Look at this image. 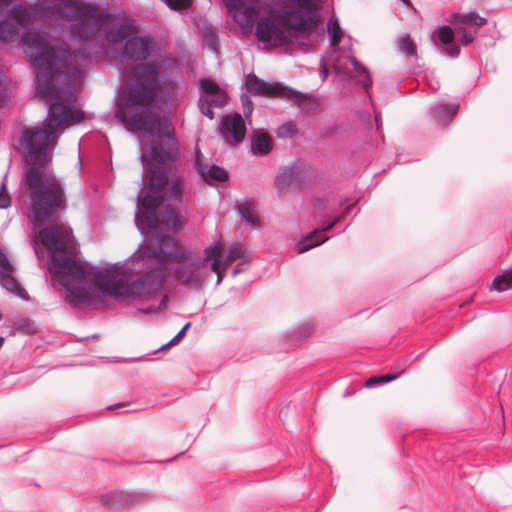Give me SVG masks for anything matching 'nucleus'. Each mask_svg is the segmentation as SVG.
<instances>
[{
    "instance_id": "obj_1",
    "label": "nucleus",
    "mask_w": 512,
    "mask_h": 512,
    "mask_svg": "<svg viewBox=\"0 0 512 512\" xmlns=\"http://www.w3.org/2000/svg\"><path fill=\"white\" fill-rule=\"evenodd\" d=\"M24 53L35 74L36 96L49 104L43 128L23 131L20 145L28 162L23 183L28 192H63L64 185L48 167L56 145L55 126H70L83 121L84 114L73 105L88 56L72 52L49 33L28 29L21 36Z\"/></svg>"
},
{
    "instance_id": "obj_2",
    "label": "nucleus",
    "mask_w": 512,
    "mask_h": 512,
    "mask_svg": "<svg viewBox=\"0 0 512 512\" xmlns=\"http://www.w3.org/2000/svg\"><path fill=\"white\" fill-rule=\"evenodd\" d=\"M153 196H168L179 199L182 194H136V209L134 215L135 225L143 236L138 249L124 262L108 264V267L98 268L90 262L84 261L91 271L97 274L94 277L90 272L79 280V292L71 293L70 302L73 304L95 303L102 296L114 300L133 298L144 300L156 295L169 278L171 269H166L157 263L156 255L146 254L152 249L156 237L154 228L157 227L155 204Z\"/></svg>"
},
{
    "instance_id": "obj_3",
    "label": "nucleus",
    "mask_w": 512,
    "mask_h": 512,
    "mask_svg": "<svg viewBox=\"0 0 512 512\" xmlns=\"http://www.w3.org/2000/svg\"><path fill=\"white\" fill-rule=\"evenodd\" d=\"M156 74L157 67L152 64L133 69L131 75L137 82L124 91L122 107L115 116L132 131L140 132L144 139L151 138L142 144L144 183L153 192H164L167 186L170 192H183V181L175 168L161 166L176 160L178 141L171 120L148 108L154 103Z\"/></svg>"
},
{
    "instance_id": "obj_4",
    "label": "nucleus",
    "mask_w": 512,
    "mask_h": 512,
    "mask_svg": "<svg viewBox=\"0 0 512 512\" xmlns=\"http://www.w3.org/2000/svg\"><path fill=\"white\" fill-rule=\"evenodd\" d=\"M321 9V0H282L269 17L259 19L255 35L274 47L288 45L295 32H307L317 25Z\"/></svg>"
},
{
    "instance_id": "obj_5",
    "label": "nucleus",
    "mask_w": 512,
    "mask_h": 512,
    "mask_svg": "<svg viewBox=\"0 0 512 512\" xmlns=\"http://www.w3.org/2000/svg\"><path fill=\"white\" fill-rule=\"evenodd\" d=\"M39 229L41 242L47 252V269L68 294L84 288L79 286V280H83L89 272L97 277L94 271L84 265V261L77 259L71 228L53 223Z\"/></svg>"
},
{
    "instance_id": "obj_6",
    "label": "nucleus",
    "mask_w": 512,
    "mask_h": 512,
    "mask_svg": "<svg viewBox=\"0 0 512 512\" xmlns=\"http://www.w3.org/2000/svg\"><path fill=\"white\" fill-rule=\"evenodd\" d=\"M183 195L179 199H171L168 196H153V204H155V214L157 218V227L154 228V242L152 249L147 250L146 254L156 255L157 263L162 267L171 269L167 264L177 263L188 269L201 270L207 262L203 255H199L188 251L179 245L175 237L165 233L164 231L179 232L181 229V220L176 209L169 201H182Z\"/></svg>"
},
{
    "instance_id": "obj_7",
    "label": "nucleus",
    "mask_w": 512,
    "mask_h": 512,
    "mask_svg": "<svg viewBox=\"0 0 512 512\" xmlns=\"http://www.w3.org/2000/svg\"><path fill=\"white\" fill-rule=\"evenodd\" d=\"M360 200L348 194L315 195L312 199L314 218L320 225L298 241L297 251L304 253L325 243L329 239L326 234L352 214Z\"/></svg>"
},
{
    "instance_id": "obj_8",
    "label": "nucleus",
    "mask_w": 512,
    "mask_h": 512,
    "mask_svg": "<svg viewBox=\"0 0 512 512\" xmlns=\"http://www.w3.org/2000/svg\"><path fill=\"white\" fill-rule=\"evenodd\" d=\"M51 13L59 18H70L71 35L81 43L95 40L102 29L112 22L113 15L107 8L81 0H56Z\"/></svg>"
},
{
    "instance_id": "obj_9",
    "label": "nucleus",
    "mask_w": 512,
    "mask_h": 512,
    "mask_svg": "<svg viewBox=\"0 0 512 512\" xmlns=\"http://www.w3.org/2000/svg\"><path fill=\"white\" fill-rule=\"evenodd\" d=\"M152 49H153V41L147 37L135 36V37H131L130 39H128L126 41L124 48H123V52H122L123 57L127 60H132V61L141 62V63H139L137 65H133L129 68L128 67L126 68L125 77H126L128 84L122 90L116 111L120 107H122L121 102H122V97H123L124 91L128 87L134 85L137 82V80H135L131 75L134 68L141 66V65H146V64H152V65H155V67H157V74L155 76L157 85H156L155 92H154V98L156 97V93L159 89L158 77L163 74H170L172 71L177 69V61L173 58H161V59H155V60L149 61V62H143V61H146L150 57Z\"/></svg>"
},
{
    "instance_id": "obj_10",
    "label": "nucleus",
    "mask_w": 512,
    "mask_h": 512,
    "mask_svg": "<svg viewBox=\"0 0 512 512\" xmlns=\"http://www.w3.org/2000/svg\"><path fill=\"white\" fill-rule=\"evenodd\" d=\"M246 89L256 96L281 97L293 102L303 111H314L319 107L315 97L288 88L280 83H268L259 79L256 75L246 76Z\"/></svg>"
},
{
    "instance_id": "obj_11",
    "label": "nucleus",
    "mask_w": 512,
    "mask_h": 512,
    "mask_svg": "<svg viewBox=\"0 0 512 512\" xmlns=\"http://www.w3.org/2000/svg\"><path fill=\"white\" fill-rule=\"evenodd\" d=\"M29 196V218L37 228L55 223L67 209L66 194H29Z\"/></svg>"
},
{
    "instance_id": "obj_12",
    "label": "nucleus",
    "mask_w": 512,
    "mask_h": 512,
    "mask_svg": "<svg viewBox=\"0 0 512 512\" xmlns=\"http://www.w3.org/2000/svg\"><path fill=\"white\" fill-rule=\"evenodd\" d=\"M200 98L199 108L201 113L209 119L214 118L211 107H223L226 105L227 93L219 87L215 80L202 78L199 80Z\"/></svg>"
},
{
    "instance_id": "obj_13",
    "label": "nucleus",
    "mask_w": 512,
    "mask_h": 512,
    "mask_svg": "<svg viewBox=\"0 0 512 512\" xmlns=\"http://www.w3.org/2000/svg\"><path fill=\"white\" fill-rule=\"evenodd\" d=\"M227 11L244 32H251L258 16V0H223Z\"/></svg>"
},
{
    "instance_id": "obj_14",
    "label": "nucleus",
    "mask_w": 512,
    "mask_h": 512,
    "mask_svg": "<svg viewBox=\"0 0 512 512\" xmlns=\"http://www.w3.org/2000/svg\"><path fill=\"white\" fill-rule=\"evenodd\" d=\"M151 495L146 492H124L111 491L101 496V503L104 507L111 509L131 508L147 502Z\"/></svg>"
},
{
    "instance_id": "obj_15",
    "label": "nucleus",
    "mask_w": 512,
    "mask_h": 512,
    "mask_svg": "<svg viewBox=\"0 0 512 512\" xmlns=\"http://www.w3.org/2000/svg\"><path fill=\"white\" fill-rule=\"evenodd\" d=\"M13 272V264L9 260L7 253L0 248V285L18 298L28 300V293L19 285Z\"/></svg>"
},
{
    "instance_id": "obj_16",
    "label": "nucleus",
    "mask_w": 512,
    "mask_h": 512,
    "mask_svg": "<svg viewBox=\"0 0 512 512\" xmlns=\"http://www.w3.org/2000/svg\"><path fill=\"white\" fill-rule=\"evenodd\" d=\"M13 272V264L9 260L7 253L0 248V285L18 298L28 300V293L19 285Z\"/></svg>"
},
{
    "instance_id": "obj_17",
    "label": "nucleus",
    "mask_w": 512,
    "mask_h": 512,
    "mask_svg": "<svg viewBox=\"0 0 512 512\" xmlns=\"http://www.w3.org/2000/svg\"><path fill=\"white\" fill-rule=\"evenodd\" d=\"M220 133L229 144L241 142L246 134V126L239 113L226 115L221 122Z\"/></svg>"
},
{
    "instance_id": "obj_18",
    "label": "nucleus",
    "mask_w": 512,
    "mask_h": 512,
    "mask_svg": "<svg viewBox=\"0 0 512 512\" xmlns=\"http://www.w3.org/2000/svg\"><path fill=\"white\" fill-rule=\"evenodd\" d=\"M170 276L180 282L181 285L193 290H198L202 287L207 277V272L188 269L187 267L178 265L175 269L171 268L169 277Z\"/></svg>"
},
{
    "instance_id": "obj_19",
    "label": "nucleus",
    "mask_w": 512,
    "mask_h": 512,
    "mask_svg": "<svg viewBox=\"0 0 512 512\" xmlns=\"http://www.w3.org/2000/svg\"><path fill=\"white\" fill-rule=\"evenodd\" d=\"M13 0H0V41L13 42L19 36V28L6 14Z\"/></svg>"
},
{
    "instance_id": "obj_20",
    "label": "nucleus",
    "mask_w": 512,
    "mask_h": 512,
    "mask_svg": "<svg viewBox=\"0 0 512 512\" xmlns=\"http://www.w3.org/2000/svg\"><path fill=\"white\" fill-rule=\"evenodd\" d=\"M38 8V4L27 6L15 4L9 10L7 9L6 14L15 21L17 26L26 27L37 19Z\"/></svg>"
},
{
    "instance_id": "obj_21",
    "label": "nucleus",
    "mask_w": 512,
    "mask_h": 512,
    "mask_svg": "<svg viewBox=\"0 0 512 512\" xmlns=\"http://www.w3.org/2000/svg\"><path fill=\"white\" fill-rule=\"evenodd\" d=\"M137 32L136 27L129 20L113 26L105 31V39L109 44H117L124 39H130Z\"/></svg>"
},
{
    "instance_id": "obj_22",
    "label": "nucleus",
    "mask_w": 512,
    "mask_h": 512,
    "mask_svg": "<svg viewBox=\"0 0 512 512\" xmlns=\"http://www.w3.org/2000/svg\"><path fill=\"white\" fill-rule=\"evenodd\" d=\"M237 215L251 230H258L260 218L257 215L256 205L253 201L247 200L237 206Z\"/></svg>"
},
{
    "instance_id": "obj_23",
    "label": "nucleus",
    "mask_w": 512,
    "mask_h": 512,
    "mask_svg": "<svg viewBox=\"0 0 512 512\" xmlns=\"http://www.w3.org/2000/svg\"><path fill=\"white\" fill-rule=\"evenodd\" d=\"M450 22L454 25L455 32H460L465 29V26L482 27L486 25L487 20L477 12L471 11L465 14L454 13L451 16Z\"/></svg>"
},
{
    "instance_id": "obj_24",
    "label": "nucleus",
    "mask_w": 512,
    "mask_h": 512,
    "mask_svg": "<svg viewBox=\"0 0 512 512\" xmlns=\"http://www.w3.org/2000/svg\"><path fill=\"white\" fill-rule=\"evenodd\" d=\"M276 187L280 190L299 189L297 163L282 167L276 177Z\"/></svg>"
},
{
    "instance_id": "obj_25",
    "label": "nucleus",
    "mask_w": 512,
    "mask_h": 512,
    "mask_svg": "<svg viewBox=\"0 0 512 512\" xmlns=\"http://www.w3.org/2000/svg\"><path fill=\"white\" fill-rule=\"evenodd\" d=\"M198 171L201 175L202 179L210 185H213L214 182H226L228 180V173L223 168L213 165V166H205L199 162V157H197Z\"/></svg>"
},
{
    "instance_id": "obj_26",
    "label": "nucleus",
    "mask_w": 512,
    "mask_h": 512,
    "mask_svg": "<svg viewBox=\"0 0 512 512\" xmlns=\"http://www.w3.org/2000/svg\"><path fill=\"white\" fill-rule=\"evenodd\" d=\"M296 163L299 189L305 186L313 185L321 177V171L317 167L300 162Z\"/></svg>"
},
{
    "instance_id": "obj_27",
    "label": "nucleus",
    "mask_w": 512,
    "mask_h": 512,
    "mask_svg": "<svg viewBox=\"0 0 512 512\" xmlns=\"http://www.w3.org/2000/svg\"><path fill=\"white\" fill-rule=\"evenodd\" d=\"M438 41L446 45L445 52L451 57H457L460 54V47L454 42V31L449 26H442L437 31Z\"/></svg>"
},
{
    "instance_id": "obj_28",
    "label": "nucleus",
    "mask_w": 512,
    "mask_h": 512,
    "mask_svg": "<svg viewBox=\"0 0 512 512\" xmlns=\"http://www.w3.org/2000/svg\"><path fill=\"white\" fill-rule=\"evenodd\" d=\"M272 149V139L265 132H254L251 140V150L254 155H267Z\"/></svg>"
},
{
    "instance_id": "obj_29",
    "label": "nucleus",
    "mask_w": 512,
    "mask_h": 512,
    "mask_svg": "<svg viewBox=\"0 0 512 512\" xmlns=\"http://www.w3.org/2000/svg\"><path fill=\"white\" fill-rule=\"evenodd\" d=\"M222 259L224 261L225 267H229L236 260H241L245 264H250L252 261L247 251L242 249V244L240 242L232 243L227 251V254L222 256Z\"/></svg>"
},
{
    "instance_id": "obj_30",
    "label": "nucleus",
    "mask_w": 512,
    "mask_h": 512,
    "mask_svg": "<svg viewBox=\"0 0 512 512\" xmlns=\"http://www.w3.org/2000/svg\"><path fill=\"white\" fill-rule=\"evenodd\" d=\"M458 108L459 106L455 104H440L431 109V114L440 124H446L456 115Z\"/></svg>"
},
{
    "instance_id": "obj_31",
    "label": "nucleus",
    "mask_w": 512,
    "mask_h": 512,
    "mask_svg": "<svg viewBox=\"0 0 512 512\" xmlns=\"http://www.w3.org/2000/svg\"><path fill=\"white\" fill-rule=\"evenodd\" d=\"M512 288V265L500 271L491 284V289L504 292Z\"/></svg>"
},
{
    "instance_id": "obj_32",
    "label": "nucleus",
    "mask_w": 512,
    "mask_h": 512,
    "mask_svg": "<svg viewBox=\"0 0 512 512\" xmlns=\"http://www.w3.org/2000/svg\"><path fill=\"white\" fill-rule=\"evenodd\" d=\"M313 331V324L311 322H305L297 328L287 332L286 338L289 342H299L311 335Z\"/></svg>"
},
{
    "instance_id": "obj_33",
    "label": "nucleus",
    "mask_w": 512,
    "mask_h": 512,
    "mask_svg": "<svg viewBox=\"0 0 512 512\" xmlns=\"http://www.w3.org/2000/svg\"><path fill=\"white\" fill-rule=\"evenodd\" d=\"M402 372L399 373H387L380 376H371L366 379L364 387L365 388H374L377 385L388 384L400 377Z\"/></svg>"
},
{
    "instance_id": "obj_34",
    "label": "nucleus",
    "mask_w": 512,
    "mask_h": 512,
    "mask_svg": "<svg viewBox=\"0 0 512 512\" xmlns=\"http://www.w3.org/2000/svg\"><path fill=\"white\" fill-rule=\"evenodd\" d=\"M351 64L357 74L364 76V79L360 80V84L363 86L365 90H367L372 85V80L368 69L363 64H361L355 57L351 58Z\"/></svg>"
},
{
    "instance_id": "obj_35",
    "label": "nucleus",
    "mask_w": 512,
    "mask_h": 512,
    "mask_svg": "<svg viewBox=\"0 0 512 512\" xmlns=\"http://www.w3.org/2000/svg\"><path fill=\"white\" fill-rule=\"evenodd\" d=\"M224 247V244L221 241V238L218 240L212 242L210 245L204 248L203 251V257L206 259V261H209L210 259L220 258L221 250Z\"/></svg>"
},
{
    "instance_id": "obj_36",
    "label": "nucleus",
    "mask_w": 512,
    "mask_h": 512,
    "mask_svg": "<svg viewBox=\"0 0 512 512\" xmlns=\"http://www.w3.org/2000/svg\"><path fill=\"white\" fill-rule=\"evenodd\" d=\"M331 46L336 47L340 43L343 32L337 21L330 19L327 25Z\"/></svg>"
},
{
    "instance_id": "obj_37",
    "label": "nucleus",
    "mask_w": 512,
    "mask_h": 512,
    "mask_svg": "<svg viewBox=\"0 0 512 512\" xmlns=\"http://www.w3.org/2000/svg\"><path fill=\"white\" fill-rule=\"evenodd\" d=\"M398 48L407 56H414L416 54V44L409 35H405L398 40Z\"/></svg>"
},
{
    "instance_id": "obj_38",
    "label": "nucleus",
    "mask_w": 512,
    "mask_h": 512,
    "mask_svg": "<svg viewBox=\"0 0 512 512\" xmlns=\"http://www.w3.org/2000/svg\"><path fill=\"white\" fill-rule=\"evenodd\" d=\"M203 41L212 51H216L218 48V37L215 29L207 28L203 31Z\"/></svg>"
},
{
    "instance_id": "obj_39",
    "label": "nucleus",
    "mask_w": 512,
    "mask_h": 512,
    "mask_svg": "<svg viewBox=\"0 0 512 512\" xmlns=\"http://www.w3.org/2000/svg\"><path fill=\"white\" fill-rule=\"evenodd\" d=\"M164 2L173 10H183L191 5V0H164Z\"/></svg>"
},
{
    "instance_id": "obj_40",
    "label": "nucleus",
    "mask_w": 512,
    "mask_h": 512,
    "mask_svg": "<svg viewBox=\"0 0 512 512\" xmlns=\"http://www.w3.org/2000/svg\"><path fill=\"white\" fill-rule=\"evenodd\" d=\"M295 133H296V126L292 122L283 124L278 130L279 136H292Z\"/></svg>"
},
{
    "instance_id": "obj_41",
    "label": "nucleus",
    "mask_w": 512,
    "mask_h": 512,
    "mask_svg": "<svg viewBox=\"0 0 512 512\" xmlns=\"http://www.w3.org/2000/svg\"><path fill=\"white\" fill-rule=\"evenodd\" d=\"M32 321L26 317H22L16 320L15 327L18 330L32 332L31 329Z\"/></svg>"
},
{
    "instance_id": "obj_42",
    "label": "nucleus",
    "mask_w": 512,
    "mask_h": 512,
    "mask_svg": "<svg viewBox=\"0 0 512 512\" xmlns=\"http://www.w3.org/2000/svg\"><path fill=\"white\" fill-rule=\"evenodd\" d=\"M457 33L461 34V43L464 46L471 44L474 41L475 35H476V31L472 33V32L466 31L465 29H463L462 31L457 32Z\"/></svg>"
},
{
    "instance_id": "obj_43",
    "label": "nucleus",
    "mask_w": 512,
    "mask_h": 512,
    "mask_svg": "<svg viewBox=\"0 0 512 512\" xmlns=\"http://www.w3.org/2000/svg\"><path fill=\"white\" fill-rule=\"evenodd\" d=\"M209 261H210L209 270L212 272L216 273L222 269V268H220L221 266L224 267V261H223L222 257L210 259Z\"/></svg>"
},
{
    "instance_id": "obj_44",
    "label": "nucleus",
    "mask_w": 512,
    "mask_h": 512,
    "mask_svg": "<svg viewBox=\"0 0 512 512\" xmlns=\"http://www.w3.org/2000/svg\"><path fill=\"white\" fill-rule=\"evenodd\" d=\"M243 112L245 117H249L253 111V104L247 96L242 97Z\"/></svg>"
},
{
    "instance_id": "obj_45",
    "label": "nucleus",
    "mask_w": 512,
    "mask_h": 512,
    "mask_svg": "<svg viewBox=\"0 0 512 512\" xmlns=\"http://www.w3.org/2000/svg\"><path fill=\"white\" fill-rule=\"evenodd\" d=\"M11 194H0V208L6 209L11 206Z\"/></svg>"
},
{
    "instance_id": "obj_46",
    "label": "nucleus",
    "mask_w": 512,
    "mask_h": 512,
    "mask_svg": "<svg viewBox=\"0 0 512 512\" xmlns=\"http://www.w3.org/2000/svg\"><path fill=\"white\" fill-rule=\"evenodd\" d=\"M191 325H192L191 322H187V323L184 324V326L175 335L177 340H180V341L183 340V338L185 337V335H186L187 331L189 330V328L191 327Z\"/></svg>"
},
{
    "instance_id": "obj_47",
    "label": "nucleus",
    "mask_w": 512,
    "mask_h": 512,
    "mask_svg": "<svg viewBox=\"0 0 512 512\" xmlns=\"http://www.w3.org/2000/svg\"><path fill=\"white\" fill-rule=\"evenodd\" d=\"M137 311L140 312V313H143V314H155V313H157V309L155 308L154 305H147V306L138 307Z\"/></svg>"
},
{
    "instance_id": "obj_48",
    "label": "nucleus",
    "mask_w": 512,
    "mask_h": 512,
    "mask_svg": "<svg viewBox=\"0 0 512 512\" xmlns=\"http://www.w3.org/2000/svg\"><path fill=\"white\" fill-rule=\"evenodd\" d=\"M168 296L164 295L157 306H155V308L157 309V313L160 312V311H163L164 309L167 308V305H168Z\"/></svg>"
},
{
    "instance_id": "obj_49",
    "label": "nucleus",
    "mask_w": 512,
    "mask_h": 512,
    "mask_svg": "<svg viewBox=\"0 0 512 512\" xmlns=\"http://www.w3.org/2000/svg\"><path fill=\"white\" fill-rule=\"evenodd\" d=\"M227 268L228 267L224 266V267H222V269L220 271L216 272V274H217L216 285L217 286L220 285V283L223 281V279H224V277L226 275V269Z\"/></svg>"
},
{
    "instance_id": "obj_50",
    "label": "nucleus",
    "mask_w": 512,
    "mask_h": 512,
    "mask_svg": "<svg viewBox=\"0 0 512 512\" xmlns=\"http://www.w3.org/2000/svg\"><path fill=\"white\" fill-rule=\"evenodd\" d=\"M181 341L177 340V338L174 336L170 341H168L166 344H163L159 350H164L168 347L175 346L179 344Z\"/></svg>"
},
{
    "instance_id": "obj_51",
    "label": "nucleus",
    "mask_w": 512,
    "mask_h": 512,
    "mask_svg": "<svg viewBox=\"0 0 512 512\" xmlns=\"http://www.w3.org/2000/svg\"><path fill=\"white\" fill-rule=\"evenodd\" d=\"M245 271V267L241 264L236 265L232 270V276L235 277L240 273H243Z\"/></svg>"
},
{
    "instance_id": "obj_52",
    "label": "nucleus",
    "mask_w": 512,
    "mask_h": 512,
    "mask_svg": "<svg viewBox=\"0 0 512 512\" xmlns=\"http://www.w3.org/2000/svg\"><path fill=\"white\" fill-rule=\"evenodd\" d=\"M128 404L126 403H117V404H114V405H110L107 407V410H116L118 408H122V407H125L127 406Z\"/></svg>"
},
{
    "instance_id": "obj_53",
    "label": "nucleus",
    "mask_w": 512,
    "mask_h": 512,
    "mask_svg": "<svg viewBox=\"0 0 512 512\" xmlns=\"http://www.w3.org/2000/svg\"><path fill=\"white\" fill-rule=\"evenodd\" d=\"M98 334H93V335H90V336H87V337H82V338H79L77 341L78 342H84V341H88L90 339H96L98 338Z\"/></svg>"
},
{
    "instance_id": "obj_54",
    "label": "nucleus",
    "mask_w": 512,
    "mask_h": 512,
    "mask_svg": "<svg viewBox=\"0 0 512 512\" xmlns=\"http://www.w3.org/2000/svg\"><path fill=\"white\" fill-rule=\"evenodd\" d=\"M4 344V337L0 336V349L2 348Z\"/></svg>"
},
{
    "instance_id": "obj_55",
    "label": "nucleus",
    "mask_w": 512,
    "mask_h": 512,
    "mask_svg": "<svg viewBox=\"0 0 512 512\" xmlns=\"http://www.w3.org/2000/svg\"><path fill=\"white\" fill-rule=\"evenodd\" d=\"M0 192H1V193L7 192V191H6V186H5V185H2Z\"/></svg>"
},
{
    "instance_id": "obj_56",
    "label": "nucleus",
    "mask_w": 512,
    "mask_h": 512,
    "mask_svg": "<svg viewBox=\"0 0 512 512\" xmlns=\"http://www.w3.org/2000/svg\"><path fill=\"white\" fill-rule=\"evenodd\" d=\"M175 459H176V458H172V459L167 460L166 462H167V463H172Z\"/></svg>"
},
{
    "instance_id": "obj_57",
    "label": "nucleus",
    "mask_w": 512,
    "mask_h": 512,
    "mask_svg": "<svg viewBox=\"0 0 512 512\" xmlns=\"http://www.w3.org/2000/svg\"><path fill=\"white\" fill-rule=\"evenodd\" d=\"M34 250H35V253H36L37 257L40 258L38 250L36 248Z\"/></svg>"
},
{
    "instance_id": "obj_58",
    "label": "nucleus",
    "mask_w": 512,
    "mask_h": 512,
    "mask_svg": "<svg viewBox=\"0 0 512 512\" xmlns=\"http://www.w3.org/2000/svg\"><path fill=\"white\" fill-rule=\"evenodd\" d=\"M348 226H349V225H346V226L342 229V231H341V232L346 231V229H347V227H348Z\"/></svg>"
}]
</instances>
